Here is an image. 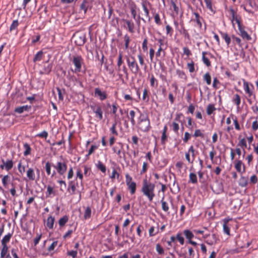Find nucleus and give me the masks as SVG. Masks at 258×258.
<instances>
[{"mask_svg":"<svg viewBox=\"0 0 258 258\" xmlns=\"http://www.w3.org/2000/svg\"><path fill=\"white\" fill-rule=\"evenodd\" d=\"M183 233H184L186 238L188 240V241L191 240L192 238H193L194 237V234L192 233V232L189 230H184L183 231Z\"/></svg>","mask_w":258,"mask_h":258,"instance_id":"obj_27","label":"nucleus"},{"mask_svg":"<svg viewBox=\"0 0 258 258\" xmlns=\"http://www.w3.org/2000/svg\"><path fill=\"white\" fill-rule=\"evenodd\" d=\"M194 17L192 18L191 21L195 23V26L199 28H202V23L204 21V19L196 12L193 13Z\"/></svg>","mask_w":258,"mask_h":258,"instance_id":"obj_8","label":"nucleus"},{"mask_svg":"<svg viewBox=\"0 0 258 258\" xmlns=\"http://www.w3.org/2000/svg\"><path fill=\"white\" fill-rule=\"evenodd\" d=\"M2 245V248L1 252V257L4 258L7 255V252L8 251L9 247L7 245Z\"/></svg>","mask_w":258,"mask_h":258,"instance_id":"obj_25","label":"nucleus"},{"mask_svg":"<svg viewBox=\"0 0 258 258\" xmlns=\"http://www.w3.org/2000/svg\"><path fill=\"white\" fill-rule=\"evenodd\" d=\"M238 27L240 33L239 34L242 37V38L247 40H250L251 39V37L247 33V32L245 31L244 28L242 26L241 23L238 25Z\"/></svg>","mask_w":258,"mask_h":258,"instance_id":"obj_11","label":"nucleus"},{"mask_svg":"<svg viewBox=\"0 0 258 258\" xmlns=\"http://www.w3.org/2000/svg\"><path fill=\"white\" fill-rule=\"evenodd\" d=\"M207 53V52L204 51L202 52V60L203 62L207 66L210 67L211 66V62L205 56V54Z\"/></svg>","mask_w":258,"mask_h":258,"instance_id":"obj_36","label":"nucleus"},{"mask_svg":"<svg viewBox=\"0 0 258 258\" xmlns=\"http://www.w3.org/2000/svg\"><path fill=\"white\" fill-rule=\"evenodd\" d=\"M124 39L125 41V49H127L128 48L130 42V38L128 35L126 34L124 36Z\"/></svg>","mask_w":258,"mask_h":258,"instance_id":"obj_51","label":"nucleus"},{"mask_svg":"<svg viewBox=\"0 0 258 258\" xmlns=\"http://www.w3.org/2000/svg\"><path fill=\"white\" fill-rule=\"evenodd\" d=\"M148 39L147 38H145L142 43V48L144 51H146L148 49Z\"/></svg>","mask_w":258,"mask_h":258,"instance_id":"obj_63","label":"nucleus"},{"mask_svg":"<svg viewBox=\"0 0 258 258\" xmlns=\"http://www.w3.org/2000/svg\"><path fill=\"white\" fill-rule=\"evenodd\" d=\"M138 127L142 132H148L151 128L150 121L148 117L143 114H141L139 118Z\"/></svg>","mask_w":258,"mask_h":258,"instance_id":"obj_2","label":"nucleus"},{"mask_svg":"<svg viewBox=\"0 0 258 258\" xmlns=\"http://www.w3.org/2000/svg\"><path fill=\"white\" fill-rule=\"evenodd\" d=\"M29 107L28 105H24L17 107L15 109V112L18 113H22L24 111H27Z\"/></svg>","mask_w":258,"mask_h":258,"instance_id":"obj_28","label":"nucleus"},{"mask_svg":"<svg viewBox=\"0 0 258 258\" xmlns=\"http://www.w3.org/2000/svg\"><path fill=\"white\" fill-rule=\"evenodd\" d=\"M232 101L236 105L238 108H239L241 103V97L238 94H235L233 95L232 98Z\"/></svg>","mask_w":258,"mask_h":258,"instance_id":"obj_16","label":"nucleus"},{"mask_svg":"<svg viewBox=\"0 0 258 258\" xmlns=\"http://www.w3.org/2000/svg\"><path fill=\"white\" fill-rule=\"evenodd\" d=\"M54 217H52V216H49L46 220V226L47 228H48L49 229H52L53 228L54 225Z\"/></svg>","mask_w":258,"mask_h":258,"instance_id":"obj_17","label":"nucleus"},{"mask_svg":"<svg viewBox=\"0 0 258 258\" xmlns=\"http://www.w3.org/2000/svg\"><path fill=\"white\" fill-rule=\"evenodd\" d=\"M96 167L103 173H105L106 171V166L100 161H98L96 164Z\"/></svg>","mask_w":258,"mask_h":258,"instance_id":"obj_30","label":"nucleus"},{"mask_svg":"<svg viewBox=\"0 0 258 258\" xmlns=\"http://www.w3.org/2000/svg\"><path fill=\"white\" fill-rule=\"evenodd\" d=\"M166 31L167 34H169L170 36L172 35L173 30L172 28L169 25H167L166 26Z\"/></svg>","mask_w":258,"mask_h":258,"instance_id":"obj_57","label":"nucleus"},{"mask_svg":"<svg viewBox=\"0 0 258 258\" xmlns=\"http://www.w3.org/2000/svg\"><path fill=\"white\" fill-rule=\"evenodd\" d=\"M79 178L81 182L83 179V174L82 173V171L80 169H78L76 171V179Z\"/></svg>","mask_w":258,"mask_h":258,"instance_id":"obj_49","label":"nucleus"},{"mask_svg":"<svg viewBox=\"0 0 258 258\" xmlns=\"http://www.w3.org/2000/svg\"><path fill=\"white\" fill-rule=\"evenodd\" d=\"M52 166L56 170L57 173L61 176H64L68 169L67 162L64 161H57Z\"/></svg>","mask_w":258,"mask_h":258,"instance_id":"obj_4","label":"nucleus"},{"mask_svg":"<svg viewBox=\"0 0 258 258\" xmlns=\"http://www.w3.org/2000/svg\"><path fill=\"white\" fill-rule=\"evenodd\" d=\"M170 126L172 127V131L175 133H178V130L179 129V124L175 121H173L171 125H170Z\"/></svg>","mask_w":258,"mask_h":258,"instance_id":"obj_39","label":"nucleus"},{"mask_svg":"<svg viewBox=\"0 0 258 258\" xmlns=\"http://www.w3.org/2000/svg\"><path fill=\"white\" fill-rule=\"evenodd\" d=\"M12 236V234L9 233L6 235L1 241L2 245H7V243L9 242Z\"/></svg>","mask_w":258,"mask_h":258,"instance_id":"obj_20","label":"nucleus"},{"mask_svg":"<svg viewBox=\"0 0 258 258\" xmlns=\"http://www.w3.org/2000/svg\"><path fill=\"white\" fill-rule=\"evenodd\" d=\"M164 196H163L161 203L162 205V209L165 212H167L169 210V206L168 203L164 200Z\"/></svg>","mask_w":258,"mask_h":258,"instance_id":"obj_26","label":"nucleus"},{"mask_svg":"<svg viewBox=\"0 0 258 258\" xmlns=\"http://www.w3.org/2000/svg\"><path fill=\"white\" fill-rule=\"evenodd\" d=\"M243 87L245 93L249 97L254 95L253 90V86L252 84L249 83L245 79H242Z\"/></svg>","mask_w":258,"mask_h":258,"instance_id":"obj_6","label":"nucleus"},{"mask_svg":"<svg viewBox=\"0 0 258 258\" xmlns=\"http://www.w3.org/2000/svg\"><path fill=\"white\" fill-rule=\"evenodd\" d=\"M176 74L178 75V77L181 79H185L186 77L184 72L180 70H176Z\"/></svg>","mask_w":258,"mask_h":258,"instance_id":"obj_46","label":"nucleus"},{"mask_svg":"<svg viewBox=\"0 0 258 258\" xmlns=\"http://www.w3.org/2000/svg\"><path fill=\"white\" fill-rule=\"evenodd\" d=\"M126 185H127L128 188L130 191V193L132 195L134 194L136 190V183L134 181Z\"/></svg>","mask_w":258,"mask_h":258,"instance_id":"obj_24","label":"nucleus"},{"mask_svg":"<svg viewBox=\"0 0 258 258\" xmlns=\"http://www.w3.org/2000/svg\"><path fill=\"white\" fill-rule=\"evenodd\" d=\"M188 151L189 153V154H191V157H192V159L194 161L195 159L196 154H195V151L193 146H191L189 148Z\"/></svg>","mask_w":258,"mask_h":258,"instance_id":"obj_52","label":"nucleus"},{"mask_svg":"<svg viewBox=\"0 0 258 258\" xmlns=\"http://www.w3.org/2000/svg\"><path fill=\"white\" fill-rule=\"evenodd\" d=\"M91 216V209L89 207H87L85 209L84 218L85 219H89Z\"/></svg>","mask_w":258,"mask_h":258,"instance_id":"obj_35","label":"nucleus"},{"mask_svg":"<svg viewBox=\"0 0 258 258\" xmlns=\"http://www.w3.org/2000/svg\"><path fill=\"white\" fill-rule=\"evenodd\" d=\"M188 182L194 184L197 183L198 182L197 177L195 173H190L189 174Z\"/></svg>","mask_w":258,"mask_h":258,"instance_id":"obj_34","label":"nucleus"},{"mask_svg":"<svg viewBox=\"0 0 258 258\" xmlns=\"http://www.w3.org/2000/svg\"><path fill=\"white\" fill-rule=\"evenodd\" d=\"M124 22L127 26L128 31L131 33L134 32L135 25L133 22L127 20H124Z\"/></svg>","mask_w":258,"mask_h":258,"instance_id":"obj_19","label":"nucleus"},{"mask_svg":"<svg viewBox=\"0 0 258 258\" xmlns=\"http://www.w3.org/2000/svg\"><path fill=\"white\" fill-rule=\"evenodd\" d=\"M194 136L195 137H200L202 138H204V134H203V132L200 130H199V129L196 130L195 131Z\"/></svg>","mask_w":258,"mask_h":258,"instance_id":"obj_59","label":"nucleus"},{"mask_svg":"<svg viewBox=\"0 0 258 258\" xmlns=\"http://www.w3.org/2000/svg\"><path fill=\"white\" fill-rule=\"evenodd\" d=\"M126 62L131 72L135 74H137L140 71V68L136 61L135 57L133 56H132L131 58L127 57L126 58Z\"/></svg>","mask_w":258,"mask_h":258,"instance_id":"obj_5","label":"nucleus"},{"mask_svg":"<svg viewBox=\"0 0 258 258\" xmlns=\"http://www.w3.org/2000/svg\"><path fill=\"white\" fill-rule=\"evenodd\" d=\"M223 231L228 235H230V227L228 224H223Z\"/></svg>","mask_w":258,"mask_h":258,"instance_id":"obj_55","label":"nucleus"},{"mask_svg":"<svg viewBox=\"0 0 258 258\" xmlns=\"http://www.w3.org/2000/svg\"><path fill=\"white\" fill-rule=\"evenodd\" d=\"M88 8V3L86 1H84L83 2L81 5V9L84 11V12L86 13Z\"/></svg>","mask_w":258,"mask_h":258,"instance_id":"obj_61","label":"nucleus"},{"mask_svg":"<svg viewBox=\"0 0 258 258\" xmlns=\"http://www.w3.org/2000/svg\"><path fill=\"white\" fill-rule=\"evenodd\" d=\"M41 234L37 233V236L34 239V244L35 246L38 244V243L39 242L41 238Z\"/></svg>","mask_w":258,"mask_h":258,"instance_id":"obj_62","label":"nucleus"},{"mask_svg":"<svg viewBox=\"0 0 258 258\" xmlns=\"http://www.w3.org/2000/svg\"><path fill=\"white\" fill-rule=\"evenodd\" d=\"M26 175L29 180L34 181L36 180L35 174L33 168H29L27 171Z\"/></svg>","mask_w":258,"mask_h":258,"instance_id":"obj_14","label":"nucleus"},{"mask_svg":"<svg viewBox=\"0 0 258 258\" xmlns=\"http://www.w3.org/2000/svg\"><path fill=\"white\" fill-rule=\"evenodd\" d=\"M156 251L158 252L159 254H162L164 253V250L162 247L159 244H157L156 245Z\"/></svg>","mask_w":258,"mask_h":258,"instance_id":"obj_54","label":"nucleus"},{"mask_svg":"<svg viewBox=\"0 0 258 258\" xmlns=\"http://www.w3.org/2000/svg\"><path fill=\"white\" fill-rule=\"evenodd\" d=\"M220 34H221L222 38L224 39L225 42L226 43L227 45L229 46L231 43L230 37L226 33L221 32Z\"/></svg>","mask_w":258,"mask_h":258,"instance_id":"obj_21","label":"nucleus"},{"mask_svg":"<svg viewBox=\"0 0 258 258\" xmlns=\"http://www.w3.org/2000/svg\"><path fill=\"white\" fill-rule=\"evenodd\" d=\"M2 163L3 164L0 166L2 169H5L7 171H9L13 168L14 164L12 160L8 159L6 161H5L3 159Z\"/></svg>","mask_w":258,"mask_h":258,"instance_id":"obj_10","label":"nucleus"},{"mask_svg":"<svg viewBox=\"0 0 258 258\" xmlns=\"http://www.w3.org/2000/svg\"><path fill=\"white\" fill-rule=\"evenodd\" d=\"M86 36L84 34L77 36L75 40L76 43L79 46H82L84 45L86 42Z\"/></svg>","mask_w":258,"mask_h":258,"instance_id":"obj_15","label":"nucleus"},{"mask_svg":"<svg viewBox=\"0 0 258 258\" xmlns=\"http://www.w3.org/2000/svg\"><path fill=\"white\" fill-rule=\"evenodd\" d=\"M248 5L252 8L254 9L256 11L258 10V6L252 0H247Z\"/></svg>","mask_w":258,"mask_h":258,"instance_id":"obj_50","label":"nucleus"},{"mask_svg":"<svg viewBox=\"0 0 258 258\" xmlns=\"http://www.w3.org/2000/svg\"><path fill=\"white\" fill-rule=\"evenodd\" d=\"M227 11L231 17V20L233 25H234V21L237 23V25L241 23L240 17L238 16L236 12L232 7H230Z\"/></svg>","mask_w":258,"mask_h":258,"instance_id":"obj_7","label":"nucleus"},{"mask_svg":"<svg viewBox=\"0 0 258 258\" xmlns=\"http://www.w3.org/2000/svg\"><path fill=\"white\" fill-rule=\"evenodd\" d=\"M176 239L177 240L180 244L183 245L184 243V239L181 233H178L176 235Z\"/></svg>","mask_w":258,"mask_h":258,"instance_id":"obj_41","label":"nucleus"},{"mask_svg":"<svg viewBox=\"0 0 258 258\" xmlns=\"http://www.w3.org/2000/svg\"><path fill=\"white\" fill-rule=\"evenodd\" d=\"M148 91L147 89H144L143 91V94L142 99L144 101L148 102L149 99V97L148 96Z\"/></svg>","mask_w":258,"mask_h":258,"instance_id":"obj_47","label":"nucleus"},{"mask_svg":"<svg viewBox=\"0 0 258 258\" xmlns=\"http://www.w3.org/2000/svg\"><path fill=\"white\" fill-rule=\"evenodd\" d=\"M43 52L41 51H38L35 55L33 61L34 62L40 61L41 59Z\"/></svg>","mask_w":258,"mask_h":258,"instance_id":"obj_43","label":"nucleus"},{"mask_svg":"<svg viewBox=\"0 0 258 258\" xmlns=\"http://www.w3.org/2000/svg\"><path fill=\"white\" fill-rule=\"evenodd\" d=\"M183 116V114L182 113H177L175 115V122L176 121H178L179 122H180L181 124L183 123V122L180 120V118Z\"/></svg>","mask_w":258,"mask_h":258,"instance_id":"obj_56","label":"nucleus"},{"mask_svg":"<svg viewBox=\"0 0 258 258\" xmlns=\"http://www.w3.org/2000/svg\"><path fill=\"white\" fill-rule=\"evenodd\" d=\"M248 177L241 176L239 180V185L241 187H244L247 185Z\"/></svg>","mask_w":258,"mask_h":258,"instance_id":"obj_18","label":"nucleus"},{"mask_svg":"<svg viewBox=\"0 0 258 258\" xmlns=\"http://www.w3.org/2000/svg\"><path fill=\"white\" fill-rule=\"evenodd\" d=\"M235 168L239 173L242 174L245 172V165L243 164L241 160H237L235 161Z\"/></svg>","mask_w":258,"mask_h":258,"instance_id":"obj_12","label":"nucleus"},{"mask_svg":"<svg viewBox=\"0 0 258 258\" xmlns=\"http://www.w3.org/2000/svg\"><path fill=\"white\" fill-rule=\"evenodd\" d=\"M155 185L154 183L149 182L147 179L143 180L141 191L143 195L147 197L149 202H152L155 196Z\"/></svg>","mask_w":258,"mask_h":258,"instance_id":"obj_1","label":"nucleus"},{"mask_svg":"<svg viewBox=\"0 0 258 258\" xmlns=\"http://www.w3.org/2000/svg\"><path fill=\"white\" fill-rule=\"evenodd\" d=\"M2 181L4 186L7 188L10 181V177L8 175H5L3 176Z\"/></svg>","mask_w":258,"mask_h":258,"instance_id":"obj_33","label":"nucleus"},{"mask_svg":"<svg viewBox=\"0 0 258 258\" xmlns=\"http://www.w3.org/2000/svg\"><path fill=\"white\" fill-rule=\"evenodd\" d=\"M45 168L46 170V173L48 175H50L51 174V166L49 162H47L46 163L45 165Z\"/></svg>","mask_w":258,"mask_h":258,"instance_id":"obj_53","label":"nucleus"},{"mask_svg":"<svg viewBox=\"0 0 258 258\" xmlns=\"http://www.w3.org/2000/svg\"><path fill=\"white\" fill-rule=\"evenodd\" d=\"M73 176H74V171H73V167H71L69 168V169L68 170V172L67 174V178L68 179H71V178H72Z\"/></svg>","mask_w":258,"mask_h":258,"instance_id":"obj_58","label":"nucleus"},{"mask_svg":"<svg viewBox=\"0 0 258 258\" xmlns=\"http://www.w3.org/2000/svg\"><path fill=\"white\" fill-rule=\"evenodd\" d=\"M18 168L19 171L23 174L25 172V167L23 165H22L21 162H20L18 165Z\"/></svg>","mask_w":258,"mask_h":258,"instance_id":"obj_60","label":"nucleus"},{"mask_svg":"<svg viewBox=\"0 0 258 258\" xmlns=\"http://www.w3.org/2000/svg\"><path fill=\"white\" fill-rule=\"evenodd\" d=\"M150 85L153 87H156L158 86V81L155 78L154 76L152 75L150 78Z\"/></svg>","mask_w":258,"mask_h":258,"instance_id":"obj_42","label":"nucleus"},{"mask_svg":"<svg viewBox=\"0 0 258 258\" xmlns=\"http://www.w3.org/2000/svg\"><path fill=\"white\" fill-rule=\"evenodd\" d=\"M70 61L75 66L74 72L76 73L81 72L82 67L84 64V59L80 55H73L70 59Z\"/></svg>","mask_w":258,"mask_h":258,"instance_id":"obj_3","label":"nucleus"},{"mask_svg":"<svg viewBox=\"0 0 258 258\" xmlns=\"http://www.w3.org/2000/svg\"><path fill=\"white\" fill-rule=\"evenodd\" d=\"M24 148L25 149V151L24 152V155L25 156H27L28 155L30 154L31 148L28 143H26L24 144Z\"/></svg>","mask_w":258,"mask_h":258,"instance_id":"obj_31","label":"nucleus"},{"mask_svg":"<svg viewBox=\"0 0 258 258\" xmlns=\"http://www.w3.org/2000/svg\"><path fill=\"white\" fill-rule=\"evenodd\" d=\"M142 7L143 8V10L145 13V15L147 17H148L149 16V12L148 11V10L147 9V2L145 1H143L142 3Z\"/></svg>","mask_w":258,"mask_h":258,"instance_id":"obj_45","label":"nucleus"},{"mask_svg":"<svg viewBox=\"0 0 258 258\" xmlns=\"http://www.w3.org/2000/svg\"><path fill=\"white\" fill-rule=\"evenodd\" d=\"M231 116L232 117V119L233 120L235 129L238 130V131L240 130V125H239V124L238 123V122L236 118V117H234V115H232V114L231 115Z\"/></svg>","mask_w":258,"mask_h":258,"instance_id":"obj_48","label":"nucleus"},{"mask_svg":"<svg viewBox=\"0 0 258 258\" xmlns=\"http://www.w3.org/2000/svg\"><path fill=\"white\" fill-rule=\"evenodd\" d=\"M215 110L216 108L213 104H209L207 108V113L208 115H211Z\"/></svg>","mask_w":258,"mask_h":258,"instance_id":"obj_38","label":"nucleus"},{"mask_svg":"<svg viewBox=\"0 0 258 258\" xmlns=\"http://www.w3.org/2000/svg\"><path fill=\"white\" fill-rule=\"evenodd\" d=\"M70 190H71V194L74 195L75 193L76 190V187L75 184V183L73 181H70L69 182V187L68 188V190L70 191Z\"/></svg>","mask_w":258,"mask_h":258,"instance_id":"obj_29","label":"nucleus"},{"mask_svg":"<svg viewBox=\"0 0 258 258\" xmlns=\"http://www.w3.org/2000/svg\"><path fill=\"white\" fill-rule=\"evenodd\" d=\"M170 9L173 10L176 15L178 14L179 8L176 6L175 3L173 0L170 1Z\"/></svg>","mask_w":258,"mask_h":258,"instance_id":"obj_32","label":"nucleus"},{"mask_svg":"<svg viewBox=\"0 0 258 258\" xmlns=\"http://www.w3.org/2000/svg\"><path fill=\"white\" fill-rule=\"evenodd\" d=\"M94 94L95 97H98L101 100H104L107 98V95L104 91H102L99 88L95 89Z\"/></svg>","mask_w":258,"mask_h":258,"instance_id":"obj_13","label":"nucleus"},{"mask_svg":"<svg viewBox=\"0 0 258 258\" xmlns=\"http://www.w3.org/2000/svg\"><path fill=\"white\" fill-rule=\"evenodd\" d=\"M69 217L67 216H64L60 218L58 220V224L60 227H63L68 222Z\"/></svg>","mask_w":258,"mask_h":258,"instance_id":"obj_23","label":"nucleus"},{"mask_svg":"<svg viewBox=\"0 0 258 258\" xmlns=\"http://www.w3.org/2000/svg\"><path fill=\"white\" fill-rule=\"evenodd\" d=\"M203 79L206 81L207 85H210L211 84V77L209 73H206L203 76Z\"/></svg>","mask_w":258,"mask_h":258,"instance_id":"obj_37","label":"nucleus"},{"mask_svg":"<svg viewBox=\"0 0 258 258\" xmlns=\"http://www.w3.org/2000/svg\"><path fill=\"white\" fill-rule=\"evenodd\" d=\"M187 67L190 73H193L195 72V63L192 60L187 64Z\"/></svg>","mask_w":258,"mask_h":258,"instance_id":"obj_40","label":"nucleus"},{"mask_svg":"<svg viewBox=\"0 0 258 258\" xmlns=\"http://www.w3.org/2000/svg\"><path fill=\"white\" fill-rule=\"evenodd\" d=\"M207 8L212 13H215V11L213 6L212 0H204Z\"/></svg>","mask_w":258,"mask_h":258,"instance_id":"obj_22","label":"nucleus"},{"mask_svg":"<svg viewBox=\"0 0 258 258\" xmlns=\"http://www.w3.org/2000/svg\"><path fill=\"white\" fill-rule=\"evenodd\" d=\"M54 188L50 185H48L47 187L46 197H50L52 194L54 195Z\"/></svg>","mask_w":258,"mask_h":258,"instance_id":"obj_44","label":"nucleus"},{"mask_svg":"<svg viewBox=\"0 0 258 258\" xmlns=\"http://www.w3.org/2000/svg\"><path fill=\"white\" fill-rule=\"evenodd\" d=\"M90 107L93 112L95 113V117L98 118L99 120L102 119L103 111L101 107L98 105H91Z\"/></svg>","mask_w":258,"mask_h":258,"instance_id":"obj_9","label":"nucleus"},{"mask_svg":"<svg viewBox=\"0 0 258 258\" xmlns=\"http://www.w3.org/2000/svg\"><path fill=\"white\" fill-rule=\"evenodd\" d=\"M18 24L19 23L17 20L13 21L10 26V30L12 31L13 30L15 29L18 27Z\"/></svg>","mask_w":258,"mask_h":258,"instance_id":"obj_64","label":"nucleus"}]
</instances>
